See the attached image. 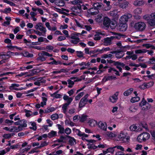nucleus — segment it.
I'll list each match as a JSON object with an SVG mask.
<instances>
[{
	"mask_svg": "<svg viewBox=\"0 0 155 155\" xmlns=\"http://www.w3.org/2000/svg\"><path fill=\"white\" fill-rule=\"evenodd\" d=\"M77 56L79 58H81L83 57V53L81 51H76Z\"/></svg>",
	"mask_w": 155,
	"mask_h": 155,
	"instance_id": "obj_51",
	"label": "nucleus"
},
{
	"mask_svg": "<svg viewBox=\"0 0 155 155\" xmlns=\"http://www.w3.org/2000/svg\"><path fill=\"white\" fill-rule=\"evenodd\" d=\"M56 132L52 130L48 134V137L49 138L53 137L56 136Z\"/></svg>",
	"mask_w": 155,
	"mask_h": 155,
	"instance_id": "obj_30",
	"label": "nucleus"
},
{
	"mask_svg": "<svg viewBox=\"0 0 155 155\" xmlns=\"http://www.w3.org/2000/svg\"><path fill=\"white\" fill-rule=\"evenodd\" d=\"M84 94V92H81L78 94L75 97V100L76 101L78 100L80 98L82 97Z\"/></svg>",
	"mask_w": 155,
	"mask_h": 155,
	"instance_id": "obj_42",
	"label": "nucleus"
},
{
	"mask_svg": "<svg viewBox=\"0 0 155 155\" xmlns=\"http://www.w3.org/2000/svg\"><path fill=\"white\" fill-rule=\"evenodd\" d=\"M31 127H30V128L35 130L37 129L36 124L35 122H32L31 124Z\"/></svg>",
	"mask_w": 155,
	"mask_h": 155,
	"instance_id": "obj_52",
	"label": "nucleus"
},
{
	"mask_svg": "<svg viewBox=\"0 0 155 155\" xmlns=\"http://www.w3.org/2000/svg\"><path fill=\"white\" fill-rule=\"evenodd\" d=\"M54 108L53 107H48L45 110V113H49L54 111Z\"/></svg>",
	"mask_w": 155,
	"mask_h": 155,
	"instance_id": "obj_39",
	"label": "nucleus"
},
{
	"mask_svg": "<svg viewBox=\"0 0 155 155\" xmlns=\"http://www.w3.org/2000/svg\"><path fill=\"white\" fill-rule=\"evenodd\" d=\"M59 131L58 132V134H62L64 133V129L63 126L59 124H57Z\"/></svg>",
	"mask_w": 155,
	"mask_h": 155,
	"instance_id": "obj_16",
	"label": "nucleus"
},
{
	"mask_svg": "<svg viewBox=\"0 0 155 155\" xmlns=\"http://www.w3.org/2000/svg\"><path fill=\"white\" fill-rule=\"evenodd\" d=\"M147 51L145 49H137L135 51V53L136 54H143L146 53Z\"/></svg>",
	"mask_w": 155,
	"mask_h": 155,
	"instance_id": "obj_21",
	"label": "nucleus"
},
{
	"mask_svg": "<svg viewBox=\"0 0 155 155\" xmlns=\"http://www.w3.org/2000/svg\"><path fill=\"white\" fill-rule=\"evenodd\" d=\"M115 55L117 58H122L124 56V54L123 51H117Z\"/></svg>",
	"mask_w": 155,
	"mask_h": 155,
	"instance_id": "obj_17",
	"label": "nucleus"
},
{
	"mask_svg": "<svg viewBox=\"0 0 155 155\" xmlns=\"http://www.w3.org/2000/svg\"><path fill=\"white\" fill-rule=\"evenodd\" d=\"M121 140L123 141V143L127 144L129 142L130 137L129 136H126Z\"/></svg>",
	"mask_w": 155,
	"mask_h": 155,
	"instance_id": "obj_35",
	"label": "nucleus"
},
{
	"mask_svg": "<svg viewBox=\"0 0 155 155\" xmlns=\"http://www.w3.org/2000/svg\"><path fill=\"white\" fill-rule=\"evenodd\" d=\"M71 3L73 5H77L80 4L79 3H82V2L81 0H75L71 1Z\"/></svg>",
	"mask_w": 155,
	"mask_h": 155,
	"instance_id": "obj_47",
	"label": "nucleus"
},
{
	"mask_svg": "<svg viewBox=\"0 0 155 155\" xmlns=\"http://www.w3.org/2000/svg\"><path fill=\"white\" fill-rule=\"evenodd\" d=\"M20 126L18 127V130L21 129V130H22V127H26L27 126V124L25 123L23 124L21 123V124H20Z\"/></svg>",
	"mask_w": 155,
	"mask_h": 155,
	"instance_id": "obj_54",
	"label": "nucleus"
},
{
	"mask_svg": "<svg viewBox=\"0 0 155 155\" xmlns=\"http://www.w3.org/2000/svg\"><path fill=\"white\" fill-rule=\"evenodd\" d=\"M99 35H102V34L101 33H99L98 34L95 35L94 38V39L95 40H100L101 39V37L99 36Z\"/></svg>",
	"mask_w": 155,
	"mask_h": 155,
	"instance_id": "obj_45",
	"label": "nucleus"
},
{
	"mask_svg": "<svg viewBox=\"0 0 155 155\" xmlns=\"http://www.w3.org/2000/svg\"><path fill=\"white\" fill-rule=\"evenodd\" d=\"M78 35H81L80 33L72 34L71 35V38L74 40H80V39L77 36Z\"/></svg>",
	"mask_w": 155,
	"mask_h": 155,
	"instance_id": "obj_27",
	"label": "nucleus"
},
{
	"mask_svg": "<svg viewBox=\"0 0 155 155\" xmlns=\"http://www.w3.org/2000/svg\"><path fill=\"white\" fill-rule=\"evenodd\" d=\"M71 10L74 12L71 13V14L76 15L81 13L82 10L81 9V6L80 4H78L76 6H74L71 8Z\"/></svg>",
	"mask_w": 155,
	"mask_h": 155,
	"instance_id": "obj_4",
	"label": "nucleus"
},
{
	"mask_svg": "<svg viewBox=\"0 0 155 155\" xmlns=\"http://www.w3.org/2000/svg\"><path fill=\"white\" fill-rule=\"evenodd\" d=\"M111 23L110 20L107 17H105L103 21V25L106 27H108Z\"/></svg>",
	"mask_w": 155,
	"mask_h": 155,
	"instance_id": "obj_10",
	"label": "nucleus"
},
{
	"mask_svg": "<svg viewBox=\"0 0 155 155\" xmlns=\"http://www.w3.org/2000/svg\"><path fill=\"white\" fill-rule=\"evenodd\" d=\"M137 128V126L134 125H133L130 127V130L132 131H135Z\"/></svg>",
	"mask_w": 155,
	"mask_h": 155,
	"instance_id": "obj_59",
	"label": "nucleus"
},
{
	"mask_svg": "<svg viewBox=\"0 0 155 155\" xmlns=\"http://www.w3.org/2000/svg\"><path fill=\"white\" fill-rule=\"evenodd\" d=\"M59 117L58 114H53L51 115V118L53 120L57 119Z\"/></svg>",
	"mask_w": 155,
	"mask_h": 155,
	"instance_id": "obj_46",
	"label": "nucleus"
},
{
	"mask_svg": "<svg viewBox=\"0 0 155 155\" xmlns=\"http://www.w3.org/2000/svg\"><path fill=\"white\" fill-rule=\"evenodd\" d=\"M88 96V94H87L81 99L79 104V108H82L86 104L88 101L87 98Z\"/></svg>",
	"mask_w": 155,
	"mask_h": 155,
	"instance_id": "obj_6",
	"label": "nucleus"
},
{
	"mask_svg": "<svg viewBox=\"0 0 155 155\" xmlns=\"http://www.w3.org/2000/svg\"><path fill=\"white\" fill-rule=\"evenodd\" d=\"M36 29H39L42 31L44 34H45L46 29L45 27L42 26V24L41 23H39L36 25L35 27Z\"/></svg>",
	"mask_w": 155,
	"mask_h": 155,
	"instance_id": "obj_7",
	"label": "nucleus"
},
{
	"mask_svg": "<svg viewBox=\"0 0 155 155\" xmlns=\"http://www.w3.org/2000/svg\"><path fill=\"white\" fill-rule=\"evenodd\" d=\"M38 57L37 58V60L40 61H43L46 59L45 56L52 57L53 55L47 52L43 51L38 54Z\"/></svg>",
	"mask_w": 155,
	"mask_h": 155,
	"instance_id": "obj_1",
	"label": "nucleus"
},
{
	"mask_svg": "<svg viewBox=\"0 0 155 155\" xmlns=\"http://www.w3.org/2000/svg\"><path fill=\"white\" fill-rule=\"evenodd\" d=\"M63 99L64 100L67 101V103L65 104L69 105L72 101L73 98L69 97L66 94H64L63 97Z\"/></svg>",
	"mask_w": 155,
	"mask_h": 155,
	"instance_id": "obj_11",
	"label": "nucleus"
},
{
	"mask_svg": "<svg viewBox=\"0 0 155 155\" xmlns=\"http://www.w3.org/2000/svg\"><path fill=\"white\" fill-rule=\"evenodd\" d=\"M61 63L59 61H56L55 60H54L53 61L48 63V64H55L57 65L58 64H61Z\"/></svg>",
	"mask_w": 155,
	"mask_h": 155,
	"instance_id": "obj_43",
	"label": "nucleus"
},
{
	"mask_svg": "<svg viewBox=\"0 0 155 155\" xmlns=\"http://www.w3.org/2000/svg\"><path fill=\"white\" fill-rule=\"evenodd\" d=\"M150 136V135L148 133L144 132L140 134L137 137V139L140 143L145 142L149 138Z\"/></svg>",
	"mask_w": 155,
	"mask_h": 155,
	"instance_id": "obj_2",
	"label": "nucleus"
},
{
	"mask_svg": "<svg viewBox=\"0 0 155 155\" xmlns=\"http://www.w3.org/2000/svg\"><path fill=\"white\" fill-rule=\"evenodd\" d=\"M106 134L109 137H113L115 136V134L111 132H107Z\"/></svg>",
	"mask_w": 155,
	"mask_h": 155,
	"instance_id": "obj_49",
	"label": "nucleus"
},
{
	"mask_svg": "<svg viewBox=\"0 0 155 155\" xmlns=\"http://www.w3.org/2000/svg\"><path fill=\"white\" fill-rule=\"evenodd\" d=\"M88 116L86 115H82L79 117L80 121L81 122H83L86 121L87 119Z\"/></svg>",
	"mask_w": 155,
	"mask_h": 155,
	"instance_id": "obj_22",
	"label": "nucleus"
},
{
	"mask_svg": "<svg viewBox=\"0 0 155 155\" xmlns=\"http://www.w3.org/2000/svg\"><path fill=\"white\" fill-rule=\"evenodd\" d=\"M114 37L111 36L110 37H107L104 38L102 42L104 43V45L106 46L110 45L111 44V41L113 40Z\"/></svg>",
	"mask_w": 155,
	"mask_h": 155,
	"instance_id": "obj_8",
	"label": "nucleus"
},
{
	"mask_svg": "<svg viewBox=\"0 0 155 155\" xmlns=\"http://www.w3.org/2000/svg\"><path fill=\"white\" fill-rule=\"evenodd\" d=\"M97 123L96 121L93 119L89 120L88 122L89 126L91 127H94L95 125L97 124Z\"/></svg>",
	"mask_w": 155,
	"mask_h": 155,
	"instance_id": "obj_18",
	"label": "nucleus"
},
{
	"mask_svg": "<svg viewBox=\"0 0 155 155\" xmlns=\"http://www.w3.org/2000/svg\"><path fill=\"white\" fill-rule=\"evenodd\" d=\"M98 125L101 129L104 130H106L107 126L106 123H103L102 122L100 121L98 123Z\"/></svg>",
	"mask_w": 155,
	"mask_h": 155,
	"instance_id": "obj_13",
	"label": "nucleus"
},
{
	"mask_svg": "<svg viewBox=\"0 0 155 155\" xmlns=\"http://www.w3.org/2000/svg\"><path fill=\"white\" fill-rule=\"evenodd\" d=\"M114 148H114V147L109 148L107 149V150H108V152L112 154H113L114 150Z\"/></svg>",
	"mask_w": 155,
	"mask_h": 155,
	"instance_id": "obj_60",
	"label": "nucleus"
},
{
	"mask_svg": "<svg viewBox=\"0 0 155 155\" xmlns=\"http://www.w3.org/2000/svg\"><path fill=\"white\" fill-rule=\"evenodd\" d=\"M130 110L132 112H135L136 110L135 107L134 106H131L129 108Z\"/></svg>",
	"mask_w": 155,
	"mask_h": 155,
	"instance_id": "obj_61",
	"label": "nucleus"
},
{
	"mask_svg": "<svg viewBox=\"0 0 155 155\" xmlns=\"http://www.w3.org/2000/svg\"><path fill=\"white\" fill-rule=\"evenodd\" d=\"M102 15L101 14H99L97 16L95 20L96 21L98 22H101L102 20Z\"/></svg>",
	"mask_w": 155,
	"mask_h": 155,
	"instance_id": "obj_29",
	"label": "nucleus"
},
{
	"mask_svg": "<svg viewBox=\"0 0 155 155\" xmlns=\"http://www.w3.org/2000/svg\"><path fill=\"white\" fill-rule=\"evenodd\" d=\"M146 24L143 22H139L136 23L134 25V28L137 31H143L146 28Z\"/></svg>",
	"mask_w": 155,
	"mask_h": 155,
	"instance_id": "obj_3",
	"label": "nucleus"
},
{
	"mask_svg": "<svg viewBox=\"0 0 155 155\" xmlns=\"http://www.w3.org/2000/svg\"><path fill=\"white\" fill-rule=\"evenodd\" d=\"M114 65L117 66H120L123 68L125 66V64L123 63L115 61H114Z\"/></svg>",
	"mask_w": 155,
	"mask_h": 155,
	"instance_id": "obj_37",
	"label": "nucleus"
},
{
	"mask_svg": "<svg viewBox=\"0 0 155 155\" xmlns=\"http://www.w3.org/2000/svg\"><path fill=\"white\" fill-rule=\"evenodd\" d=\"M148 63L149 64H155V58L153 57L150 59L148 61Z\"/></svg>",
	"mask_w": 155,
	"mask_h": 155,
	"instance_id": "obj_56",
	"label": "nucleus"
},
{
	"mask_svg": "<svg viewBox=\"0 0 155 155\" xmlns=\"http://www.w3.org/2000/svg\"><path fill=\"white\" fill-rule=\"evenodd\" d=\"M21 130H18V127H17L15 126H13L11 128H10V132H18L21 131Z\"/></svg>",
	"mask_w": 155,
	"mask_h": 155,
	"instance_id": "obj_32",
	"label": "nucleus"
},
{
	"mask_svg": "<svg viewBox=\"0 0 155 155\" xmlns=\"http://www.w3.org/2000/svg\"><path fill=\"white\" fill-rule=\"evenodd\" d=\"M146 104L149 105L148 103L145 100L144 98H143L142 99V101L141 102L140 104V106H143Z\"/></svg>",
	"mask_w": 155,
	"mask_h": 155,
	"instance_id": "obj_57",
	"label": "nucleus"
},
{
	"mask_svg": "<svg viewBox=\"0 0 155 155\" xmlns=\"http://www.w3.org/2000/svg\"><path fill=\"white\" fill-rule=\"evenodd\" d=\"M54 10L60 14H63L65 15H67V14L65 12H63L62 11V10H61V9L58 8H56V7H54Z\"/></svg>",
	"mask_w": 155,
	"mask_h": 155,
	"instance_id": "obj_48",
	"label": "nucleus"
},
{
	"mask_svg": "<svg viewBox=\"0 0 155 155\" xmlns=\"http://www.w3.org/2000/svg\"><path fill=\"white\" fill-rule=\"evenodd\" d=\"M142 12V9L139 8H138L134 10V12L136 14L138 15L141 13Z\"/></svg>",
	"mask_w": 155,
	"mask_h": 155,
	"instance_id": "obj_40",
	"label": "nucleus"
},
{
	"mask_svg": "<svg viewBox=\"0 0 155 155\" xmlns=\"http://www.w3.org/2000/svg\"><path fill=\"white\" fill-rule=\"evenodd\" d=\"M24 56L25 57L31 58L33 56L32 54H30L28 52H25L24 54Z\"/></svg>",
	"mask_w": 155,
	"mask_h": 155,
	"instance_id": "obj_55",
	"label": "nucleus"
},
{
	"mask_svg": "<svg viewBox=\"0 0 155 155\" xmlns=\"http://www.w3.org/2000/svg\"><path fill=\"white\" fill-rule=\"evenodd\" d=\"M68 105L65 103L63 105L62 107V109L63 110V112L64 114H65L67 112L68 109Z\"/></svg>",
	"mask_w": 155,
	"mask_h": 155,
	"instance_id": "obj_41",
	"label": "nucleus"
},
{
	"mask_svg": "<svg viewBox=\"0 0 155 155\" xmlns=\"http://www.w3.org/2000/svg\"><path fill=\"white\" fill-rule=\"evenodd\" d=\"M133 88H130L125 91L124 93V96H128L133 91Z\"/></svg>",
	"mask_w": 155,
	"mask_h": 155,
	"instance_id": "obj_19",
	"label": "nucleus"
},
{
	"mask_svg": "<svg viewBox=\"0 0 155 155\" xmlns=\"http://www.w3.org/2000/svg\"><path fill=\"white\" fill-rule=\"evenodd\" d=\"M127 24H120L119 25V29L122 31H125L127 29Z\"/></svg>",
	"mask_w": 155,
	"mask_h": 155,
	"instance_id": "obj_14",
	"label": "nucleus"
},
{
	"mask_svg": "<svg viewBox=\"0 0 155 155\" xmlns=\"http://www.w3.org/2000/svg\"><path fill=\"white\" fill-rule=\"evenodd\" d=\"M76 131L77 132V134L79 136L81 137L82 136H84L86 137H87L88 135L84 133H82L79 130L77 129Z\"/></svg>",
	"mask_w": 155,
	"mask_h": 155,
	"instance_id": "obj_28",
	"label": "nucleus"
},
{
	"mask_svg": "<svg viewBox=\"0 0 155 155\" xmlns=\"http://www.w3.org/2000/svg\"><path fill=\"white\" fill-rule=\"evenodd\" d=\"M81 80V79H77L76 80H75L74 81H72L71 80L68 79L67 80V82H68L69 85L68 87L69 88H71L73 87V85L74 84V82L78 81H80Z\"/></svg>",
	"mask_w": 155,
	"mask_h": 155,
	"instance_id": "obj_12",
	"label": "nucleus"
},
{
	"mask_svg": "<svg viewBox=\"0 0 155 155\" xmlns=\"http://www.w3.org/2000/svg\"><path fill=\"white\" fill-rule=\"evenodd\" d=\"M119 94V92H116L112 96L110 97L109 100L110 102L113 103H115L118 99V96Z\"/></svg>",
	"mask_w": 155,
	"mask_h": 155,
	"instance_id": "obj_9",
	"label": "nucleus"
},
{
	"mask_svg": "<svg viewBox=\"0 0 155 155\" xmlns=\"http://www.w3.org/2000/svg\"><path fill=\"white\" fill-rule=\"evenodd\" d=\"M112 71L115 72V74L118 76L120 75L119 74V72L118 71H117L114 68H110L108 69V72L109 73L111 72Z\"/></svg>",
	"mask_w": 155,
	"mask_h": 155,
	"instance_id": "obj_24",
	"label": "nucleus"
},
{
	"mask_svg": "<svg viewBox=\"0 0 155 155\" xmlns=\"http://www.w3.org/2000/svg\"><path fill=\"white\" fill-rule=\"evenodd\" d=\"M19 86V84H11V85L9 87V89L10 90H14L16 91L18 90L17 88L15 87V88H13L14 87H18Z\"/></svg>",
	"mask_w": 155,
	"mask_h": 155,
	"instance_id": "obj_25",
	"label": "nucleus"
},
{
	"mask_svg": "<svg viewBox=\"0 0 155 155\" xmlns=\"http://www.w3.org/2000/svg\"><path fill=\"white\" fill-rule=\"evenodd\" d=\"M102 4L101 3H95L93 4V6L94 8V9H96L102 7Z\"/></svg>",
	"mask_w": 155,
	"mask_h": 155,
	"instance_id": "obj_23",
	"label": "nucleus"
},
{
	"mask_svg": "<svg viewBox=\"0 0 155 155\" xmlns=\"http://www.w3.org/2000/svg\"><path fill=\"white\" fill-rule=\"evenodd\" d=\"M51 97H54L55 98H61L62 97V95L60 94H57L56 92H55L51 95Z\"/></svg>",
	"mask_w": 155,
	"mask_h": 155,
	"instance_id": "obj_44",
	"label": "nucleus"
},
{
	"mask_svg": "<svg viewBox=\"0 0 155 155\" xmlns=\"http://www.w3.org/2000/svg\"><path fill=\"white\" fill-rule=\"evenodd\" d=\"M129 3L128 2H125L120 4V7L123 8H125L128 6Z\"/></svg>",
	"mask_w": 155,
	"mask_h": 155,
	"instance_id": "obj_38",
	"label": "nucleus"
},
{
	"mask_svg": "<svg viewBox=\"0 0 155 155\" xmlns=\"http://www.w3.org/2000/svg\"><path fill=\"white\" fill-rule=\"evenodd\" d=\"M87 145L88 146V148L89 149H95L97 147L95 146L93 144H87Z\"/></svg>",
	"mask_w": 155,
	"mask_h": 155,
	"instance_id": "obj_58",
	"label": "nucleus"
},
{
	"mask_svg": "<svg viewBox=\"0 0 155 155\" xmlns=\"http://www.w3.org/2000/svg\"><path fill=\"white\" fill-rule=\"evenodd\" d=\"M140 100V98L139 97L136 96L135 97H132L130 99V101L132 103H134L135 102H137L139 101Z\"/></svg>",
	"mask_w": 155,
	"mask_h": 155,
	"instance_id": "obj_31",
	"label": "nucleus"
},
{
	"mask_svg": "<svg viewBox=\"0 0 155 155\" xmlns=\"http://www.w3.org/2000/svg\"><path fill=\"white\" fill-rule=\"evenodd\" d=\"M113 55L111 54H104L102 56V58H113Z\"/></svg>",
	"mask_w": 155,
	"mask_h": 155,
	"instance_id": "obj_34",
	"label": "nucleus"
},
{
	"mask_svg": "<svg viewBox=\"0 0 155 155\" xmlns=\"http://www.w3.org/2000/svg\"><path fill=\"white\" fill-rule=\"evenodd\" d=\"M148 23L150 26H155V19H150L148 21Z\"/></svg>",
	"mask_w": 155,
	"mask_h": 155,
	"instance_id": "obj_33",
	"label": "nucleus"
},
{
	"mask_svg": "<svg viewBox=\"0 0 155 155\" xmlns=\"http://www.w3.org/2000/svg\"><path fill=\"white\" fill-rule=\"evenodd\" d=\"M104 2L106 3L107 6V9H106V10H110L111 8V6L110 5V2L109 1H107L106 0H104Z\"/></svg>",
	"mask_w": 155,
	"mask_h": 155,
	"instance_id": "obj_36",
	"label": "nucleus"
},
{
	"mask_svg": "<svg viewBox=\"0 0 155 155\" xmlns=\"http://www.w3.org/2000/svg\"><path fill=\"white\" fill-rule=\"evenodd\" d=\"M132 17L130 14H127L122 16L120 19V24H126L129 18Z\"/></svg>",
	"mask_w": 155,
	"mask_h": 155,
	"instance_id": "obj_5",
	"label": "nucleus"
},
{
	"mask_svg": "<svg viewBox=\"0 0 155 155\" xmlns=\"http://www.w3.org/2000/svg\"><path fill=\"white\" fill-rule=\"evenodd\" d=\"M144 4L143 1H140L139 0L135 1L134 2V5L135 6H140Z\"/></svg>",
	"mask_w": 155,
	"mask_h": 155,
	"instance_id": "obj_26",
	"label": "nucleus"
},
{
	"mask_svg": "<svg viewBox=\"0 0 155 155\" xmlns=\"http://www.w3.org/2000/svg\"><path fill=\"white\" fill-rule=\"evenodd\" d=\"M126 136L125 134L124 133H121L118 136V138L120 140H122Z\"/></svg>",
	"mask_w": 155,
	"mask_h": 155,
	"instance_id": "obj_53",
	"label": "nucleus"
},
{
	"mask_svg": "<svg viewBox=\"0 0 155 155\" xmlns=\"http://www.w3.org/2000/svg\"><path fill=\"white\" fill-rule=\"evenodd\" d=\"M114 34L115 35L114 36H112L114 37L113 39H120L121 37L124 36V35H123L120 34V33H114Z\"/></svg>",
	"mask_w": 155,
	"mask_h": 155,
	"instance_id": "obj_20",
	"label": "nucleus"
},
{
	"mask_svg": "<svg viewBox=\"0 0 155 155\" xmlns=\"http://www.w3.org/2000/svg\"><path fill=\"white\" fill-rule=\"evenodd\" d=\"M12 135L11 134H5L3 135V137L6 139H8L11 137Z\"/></svg>",
	"mask_w": 155,
	"mask_h": 155,
	"instance_id": "obj_62",
	"label": "nucleus"
},
{
	"mask_svg": "<svg viewBox=\"0 0 155 155\" xmlns=\"http://www.w3.org/2000/svg\"><path fill=\"white\" fill-rule=\"evenodd\" d=\"M67 137L70 139L69 140L70 144L71 145H73L74 144H76V140L74 138L71 137L69 136H67Z\"/></svg>",
	"mask_w": 155,
	"mask_h": 155,
	"instance_id": "obj_15",
	"label": "nucleus"
},
{
	"mask_svg": "<svg viewBox=\"0 0 155 155\" xmlns=\"http://www.w3.org/2000/svg\"><path fill=\"white\" fill-rule=\"evenodd\" d=\"M56 5L59 6H63L65 5L64 2L61 0L59 1L58 2H56Z\"/></svg>",
	"mask_w": 155,
	"mask_h": 155,
	"instance_id": "obj_50",
	"label": "nucleus"
},
{
	"mask_svg": "<svg viewBox=\"0 0 155 155\" xmlns=\"http://www.w3.org/2000/svg\"><path fill=\"white\" fill-rule=\"evenodd\" d=\"M65 133L67 134H70L71 132V130L69 128H67L64 130Z\"/></svg>",
	"mask_w": 155,
	"mask_h": 155,
	"instance_id": "obj_63",
	"label": "nucleus"
},
{
	"mask_svg": "<svg viewBox=\"0 0 155 155\" xmlns=\"http://www.w3.org/2000/svg\"><path fill=\"white\" fill-rule=\"evenodd\" d=\"M150 132L152 137L153 139L155 141V131L154 130L151 131Z\"/></svg>",
	"mask_w": 155,
	"mask_h": 155,
	"instance_id": "obj_64",
	"label": "nucleus"
}]
</instances>
